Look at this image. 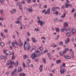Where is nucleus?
Returning a JSON list of instances; mask_svg holds the SVG:
<instances>
[{
	"label": "nucleus",
	"instance_id": "1",
	"mask_svg": "<svg viewBox=\"0 0 76 76\" xmlns=\"http://www.w3.org/2000/svg\"><path fill=\"white\" fill-rule=\"evenodd\" d=\"M26 43H27V42L26 41H25L24 42V50H26V49L27 51H29V50H30V48H31V47L29 46V44H26Z\"/></svg>",
	"mask_w": 76,
	"mask_h": 76
},
{
	"label": "nucleus",
	"instance_id": "2",
	"mask_svg": "<svg viewBox=\"0 0 76 76\" xmlns=\"http://www.w3.org/2000/svg\"><path fill=\"white\" fill-rule=\"evenodd\" d=\"M4 53L6 54V56H10L11 55V53L9 52V51L7 49H4L3 50Z\"/></svg>",
	"mask_w": 76,
	"mask_h": 76
},
{
	"label": "nucleus",
	"instance_id": "3",
	"mask_svg": "<svg viewBox=\"0 0 76 76\" xmlns=\"http://www.w3.org/2000/svg\"><path fill=\"white\" fill-rule=\"evenodd\" d=\"M62 28L61 30V31L62 32H64V30H66V32H71V29L70 28Z\"/></svg>",
	"mask_w": 76,
	"mask_h": 76
},
{
	"label": "nucleus",
	"instance_id": "4",
	"mask_svg": "<svg viewBox=\"0 0 76 76\" xmlns=\"http://www.w3.org/2000/svg\"><path fill=\"white\" fill-rule=\"evenodd\" d=\"M30 57L33 60H35V58L37 57V55L35 53H33L31 55Z\"/></svg>",
	"mask_w": 76,
	"mask_h": 76
},
{
	"label": "nucleus",
	"instance_id": "5",
	"mask_svg": "<svg viewBox=\"0 0 76 76\" xmlns=\"http://www.w3.org/2000/svg\"><path fill=\"white\" fill-rule=\"evenodd\" d=\"M15 64V62L14 61H11L10 60H9L8 61V63H6L7 65H9V64H10V65H12V64Z\"/></svg>",
	"mask_w": 76,
	"mask_h": 76
},
{
	"label": "nucleus",
	"instance_id": "6",
	"mask_svg": "<svg viewBox=\"0 0 76 76\" xmlns=\"http://www.w3.org/2000/svg\"><path fill=\"white\" fill-rule=\"evenodd\" d=\"M38 23L40 25H43L45 23V22L44 21H38Z\"/></svg>",
	"mask_w": 76,
	"mask_h": 76
},
{
	"label": "nucleus",
	"instance_id": "7",
	"mask_svg": "<svg viewBox=\"0 0 76 76\" xmlns=\"http://www.w3.org/2000/svg\"><path fill=\"white\" fill-rule=\"evenodd\" d=\"M66 69H60V72L61 74H64L65 72H66Z\"/></svg>",
	"mask_w": 76,
	"mask_h": 76
},
{
	"label": "nucleus",
	"instance_id": "8",
	"mask_svg": "<svg viewBox=\"0 0 76 76\" xmlns=\"http://www.w3.org/2000/svg\"><path fill=\"white\" fill-rule=\"evenodd\" d=\"M69 26V24L68 23H67V22H65L64 23L63 27L64 28H66L67 27H68Z\"/></svg>",
	"mask_w": 76,
	"mask_h": 76
},
{
	"label": "nucleus",
	"instance_id": "9",
	"mask_svg": "<svg viewBox=\"0 0 76 76\" xmlns=\"http://www.w3.org/2000/svg\"><path fill=\"white\" fill-rule=\"evenodd\" d=\"M51 9L50 8H49L48 9L47 11L45 12V15H47V14H48V15H50V10Z\"/></svg>",
	"mask_w": 76,
	"mask_h": 76
},
{
	"label": "nucleus",
	"instance_id": "10",
	"mask_svg": "<svg viewBox=\"0 0 76 76\" xmlns=\"http://www.w3.org/2000/svg\"><path fill=\"white\" fill-rule=\"evenodd\" d=\"M69 42H70V38H67L66 39V40L65 41V42L66 44H68Z\"/></svg>",
	"mask_w": 76,
	"mask_h": 76
},
{
	"label": "nucleus",
	"instance_id": "11",
	"mask_svg": "<svg viewBox=\"0 0 76 76\" xmlns=\"http://www.w3.org/2000/svg\"><path fill=\"white\" fill-rule=\"evenodd\" d=\"M67 33H66V35L67 37H71V35H72V34H71V33H70V31H67Z\"/></svg>",
	"mask_w": 76,
	"mask_h": 76
},
{
	"label": "nucleus",
	"instance_id": "12",
	"mask_svg": "<svg viewBox=\"0 0 76 76\" xmlns=\"http://www.w3.org/2000/svg\"><path fill=\"white\" fill-rule=\"evenodd\" d=\"M68 50H69V48H66L65 50H64L63 52L64 54H66V53H67V51Z\"/></svg>",
	"mask_w": 76,
	"mask_h": 76
},
{
	"label": "nucleus",
	"instance_id": "13",
	"mask_svg": "<svg viewBox=\"0 0 76 76\" xmlns=\"http://www.w3.org/2000/svg\"><path fill=\"white\" fill-rule=\"evenodd\" d=\"M64 58H66V59H67L68 60L70 59V58H71V57H70V56H64Z\"/></svg>",
	"mask_w": 76,
	"mask_h": 76
},
{
	"label": "nucleus",
	"instance_id": "14",
	"mask_svg": "<svg viewBox=\"0 0 76 76\" xmlns=\"http://www.w3.org/2000/svg\"><path fill=\"white\" fill-rule=\"evenodd\" d=\"M27 11L28 12H33V10L31 8H28L27 10Z\"/></svg>",
	"mask_w": 76,
	"mask_h": 76
},
{
	"label": "nucleus",
	"instance_id": "15",
	"mask_svg": "<svg viewBox=\"0 0 76 76\" xmlns=\"http://www.w3.org/2000/svg\"><path fill=\"white\" fill-rule=\"evenodd\" d=\"M72 34H74L76 32V30L74 28H72V30H71V31Z\"/></svg>",
	"mask_w": 76,
	"mask_h": 76
},
{
	"label": "nucleus",
	"instance_id": "16",
	"mask_svg": "<svg viewBox=\"0 0 76 76\" xmlns=\"http://www.w3.org/2000/svg\"><path fill=\"white\" fill-rule=\"evenodd\" d=\"M43 67V65H40V67L39 68V70H40V72H41L42 71L43 68L42 67Z\"/></svg>",
	"mask_w": 76,
	"mask_h": 76
},
{
	"label": "nucleus",
	"instance_id": "17",
	"mask_svg": "<svg viewBox=\"0 0 76 76\" xmlns=\"http://www.w3.org/2000/svg\"><path fill=\"white\" fill-rule=\"evenodd\" d=\"M19 42H20L19 45H20V46H22V45H23V43L22 42V40H21V39H19Z\"/></svg>",
	"mask_w": 76,
	"mask_h": 76
},
{
	"label": "nucleus",
	"instance_id": "18",
	"mask_svg": "<svg viewBox=\"0 0 76 76\" xmlns=\"http://www.w3.org/2000/svg\"><path fill=\"white\" fill-rule=\"evenodd\" d=\"M53 13L54 15H58V11H53Z\"/></svg>",
	"mask_w": 76,
	"mask_h": 76
},
{
	"label": "nucleus",
	"instance_id": "19",
	"mask_svg": "<svg viewBox=\"0 0 76 76\" xmlns=\"http://www.w3.org/2000/svg\"><path fill=\"white\" fill-rule=\"evenodd\" d=\"M36 53H39V55H41V54H42V50H40V51L38 50H37L36 51Z\"/></svg>",
	"mask_w": 76,
	"mask_h": 76
},
{
	"label": "nucleus",
	"instance_id": "20",
	"mask_svg": "<svg viewBox=\"0 0 76 76\" xmlns=\"http://www.w3.org/2000/svg\"><path fill=\"white\" fill-rule=\"evenodd\" d=\"M14 64H15V67H17V66H18L19 64V63H18V61H16V62H15V63H14Z\"/></svg>",
	"mask_w": 76,
	"mask_h": 76
},
{
	"label": "nucleus",
	"instance_id": "21",
	"mask_svg": "<svg viewBox=\"0 0 76 76\" xmlns=\"http://www.w3.org/2000/svg\"><path fill=\"white\" fill-rule=\"evenodd\" d=\"M5 3V1L4 0H1V3L2 4H4Z\"/></svg>",
	"mask_w": 76,
	"mask_h": 76
},
{
	"label": "nucleus",
	"instance_id": "22",
	"mask_svg": "<svg viewBox=\"0 0 76 76\" xmlns=\"http://www.w3.org/2000/svg\"><path fill=\"white\" fill-rule=\"evenodd\" d=\"M56 32H60V29L58 27L56 28Z\"/></svg>",
	"mask_w": 76,
	"mask_h": 76
},
{
	"label": "nucleus",
	"instance_id": "23",
	"mask_svg": "<svg viewBox=\"0 0 76 76\" xmlns=\"http://www.w3.org/2000/svg\"><path fill=\"white\" fill-rule=\"evenodd\" d=\"M32 41L33 42H36L37 41H38V40H35V38H32Z\"/></svg>",
	"mask_w": 76,
	"mask_h": 76
},
{
	"label": "nucleus",
	"instance_id": "24",
	"mask_svg": "<svg viewBox=\"0 0 76 76\" xmlns=\"http://www.w3.org/2000/svg\"><path fill=\"white\" fill-rule=\"evenodd\" d=\"M18 72H22V69L21 67H19L18 69Z\"/></svg>",
	"mask_w": 76,
	"mask_h": 76
},
{
	"label": "nucleus",
	"instance_id": "25",
	"mask_svg": "<svg viewBox=\"0 0 76 76\" xmlns=\"http://www.w3.org/2000/svg\"><path fill=\"white\" fill-rule=\"evenodd\" d=\"M42 61L43 63H46V60H45V59L44 58H43L42 59Z\"/></svg>",
	"mask_w": 76,
	"mask_h": 76
},
{
	"label": "nucleus",
	"instance_id": "26",
	"mask_svg": "<svg viewBox=\"0 0 76 76\" xmlns=\"http://www.w3.org/2000/svg\"><path fill=\"white\" fill-rule=\"evenodd\" d=\"M22 16H20L18 18H17V20H20L21 19H22Z\"/></svg>",
	"mask_w": 76,
	"mask_h": 76
},
{
	"label": "nucleus",
	"instance_id": "27",
	"mask_svg": "<svg viewBox=\"0 0 76 76\" xmlns=\"http://www.w3.org/2000/svg\"><path fill=\"white\" fill-rule=\"evenodd\" d=\"M56 63L57 64H59L61 63V61L60 60H57L56 61Z\"/></svg>",
	"mask_w": 76,
	"mask_h": 76
},
{
	"label": "nucleus",
	"instance_id": "28",
	"mask_svg": "<svg viewBox=\"0 0 76 76\" xmlns=\"http://www.w3.org/2000/svg\"><path fill=\"white\" fill-rule=\"evenodd\" d=\"M65 7L67 8L68 7H69V4L66 3L65 4Z\"/></svg>",
	"mask_w": 76,
	"mask_h": 76
},
{
	"label": "nucleus",
	"instance_id": "29",
	"mask_svg": "<svg viewBox=\"0 0 76 76\" xmlns=\"http://www.w3.org/2000/svg\"><path fill=\"white\" fill-rule=\"evenodd\" d=\"M65 16H66V14L64 13L63 14V15L61 16V17L62 18H64Z\"/></svg>",
	"mask_w": 76,
	"mask_h": 76
},
{
	"label": "nucleus",
	"instance_id": "30",
	"mask_svg": "<svg viewBox=\"0 0 76 76\" xmlns=\"http://www.w3.org/2000/svg\"><path fill=\"white\" fill-rule=\"evenodd\" d=\"M15 23L17 24H19V23H20V21L19 20H17L15 22Z\"/></svg>",
	"mask_w": 76,
	"mask_h": 76
},
{
	"label": "nucleus",
	"instance_id": "31",
	"mask_svg": "<svg viewBox=\"0 0 76 76\" xmlns=\"http://www.w3.org/2000/svg\"><path fill=\"white\" fill-rule=\"evenodd\" d=\"M64 54V53H63V52H60L59 53V55L61 56H63V55Z\"/></svg>",
	"mask_w": 76,
	"mask_h": 76
},
{
	"label": "nucleus",
	"instance_id": "32",
	"mask_svg": "<svg viewBox=\"0 0 76 76\" xmlns=\"http://www.w3.org/2000/svg\"><path fill=\"white\" fill-rule=\"evenodd\" d=\"M0 45L2 47H3L4 45V43L3 42H1Z\"/></svg>",
	"mask_w": 76,
	"mask_h": 76
},
{
	"label": "nucleus",
	"instance_id": "33",
	"mask_svg": "<svg viewBox=\"0 0 76 76\" xmlns=\"http://www.w3.org/2000/svg\"><path fill=\"white\" fill-rule=\"evenodd\" d=\"M34 31H39V29L38 28H35Z\"/></svg>",
	"mask_w": 76,
	"mask_h": 76
},
{
	"label": "nucleus",
	"instance_id": "34",
	"mask_svg": "<svg viewBox=\"0 0 76 76\" xmlns=\"http://www.w3.org/2000/svg\"><path fill=\"white\" fill-rule=\"evenodd\" d=\"M19 9L21 10H22V5H19Z\"/></svg>",
	"mask_w": 76,
	"mask_h": 76
},
{
	"label": "nucleus",
	"instance_id": "35",
	"mask_svg": "<svg viewBox=\"0 0 76 76\" xmlns=\"http://www.w3.org/2000/svg\"><path fill=\"white\" fill-rule=\"evenodd\" d=\"M31 62V60H28L27 61V64H29V63H30Z\"/></svg>",
	"mask_w": 76,
	"mask_h": 76
},
{
	"label": "nucleus",
	"instance_id": "36",
	"mask_svg": "<svg viewBox=\"0 0 76 76\" xmlns=\"http://www.w3.org/2000/svg\"><path fill=\"white\" fill-rule=\"evenodd\" d=\"M13 67V65H11L10 66H9L8 67V69H11V68H12Z\"/></svg>",
	"mask_w": 76,
	"mask_h": 76
},
{
	"label": "nucleus",
	"instance_id": "37",
	"mask_svg": "<svg viewBox=\"0 0 76 76\" xmlns=\"http://www.w3.org/2000/svg\"><path fill=\"white\" fill-rule=\"evenodd\" d=\"M15 73L13 71H12L11 72V76H14Z\"/></svg>",
	"mask_w": 76,
	"mask_h": 76
},
{
	"label": "nucleus",
	"instance_id": "38",
	"mask_svg": "<svg viewBox=\"0 0 76 76\" xmlns=\"http://www.w3.org/2000/svg\"><path fill=\"white\" fill-rule=\"evenodd\" d=\"M75 9L74 8L72 9L71 11V13H74V12H75Z\"/></svg>",
	"mask_w": 76,
	"mask_h": 76
},
{
	"label": "nucleus",
	"instance_id": "39",
	"mask_svg": "<svg viewBox=\"0 0 76 76\" xmlns=\"http://www.w3.org/2000/svg\"><path fill=\"white\" fill-rule=\"evenodd\" d=\"M0 58L1 60H3V59H4V56H3L1 55V56L0 57Z\"/></svg>",
	"mask_w": 76,
	"mask_h": 76
},
{
	"label": "nucleus",
	"instance_id": "40",
	"mask_svg": "<svg viewBox=\"0 0 76 76\" xmlns=\"http://www.w3.org/2000/svg\"><path fill=\"white\" fill-rule=\"evenodd\" d=\"M23 67H24V68H25L26 67V65H25V63L23 62Z\"/></svg>",
	"mask_w": 76,
	"mask_h": 76
},
{
	"label": "nucleus",
	"instance_id": "41",
	"mask_svg": "<svg viewBox=\"0 0 76 76\" xmlns=\"http://www.w3.org/2000/svg\"><path fill=\"white\" fill-rule=\"evenodd\" d=\"M71 56H72V57H75V56H74V52H72Z\"/></svg>",
	"mask_w": 76,
	"mask_h": 76
},
{
	"label": "nucleus",
	"instance_id": "42",
	"mask_svg": "<svg viewBox=\"0 0 76 76\" xmlns=\"http://www.w3.org/2000/svg\"><path fill=\"white\" fill-rule=\"evenodd\" d=\"M13 71L15 73H16V72H18V69H15Z\"/></svg>",
	"mask_w": 76,
	"mask_h": 76
},
{
	"label": "nucleus",
	"instance_id": "43",
	"mask_svg": "<svg viewBox=\"0 0 76 76\" xmlns=\"http://www.w3.org/2000/svg\"><path fill=\"white\" fill-rule=\"evenodd\" d=\"M26 57H27V56L26 55H25L23 56L24 59H26Z\"/></svg>",
	"mask_w": 76,
	"mask_h": 76
},
{
	"label": "nucleus",
	"instance_id": "44",
	"mask_svg": "<svg viewBox=\"0 0 76 76\" xmlns=\"http://www.w3.org/2000/svg\"><path fill=\"white\" fill-rule=\"evenodd\" d=\"M15 42H13L12 43V45L13 47H14L15 45Z\"/></svg>",
	"mask_w": 76,
	"mask_h": 76
},
{
	"label": "nucleus",
	"instance_id": "45",
	"mask_svg": "<svg viewBox=\"0 0 76 76\" xmlns=\"http://www.w3.org/2000/svg\"><path fill=\"white\" fill-rule=\"evenodd\" d=\"M41 39H44L45 40L46 39L45 38V37H42L41 38Z\"/></svg>",
	"mask_w": 76,
	"mask_h": 76
},
{
	"label": "nucleus",
	"instance_id": "46",
	"mask_svg": "<svg viewBox=\"0 0 76 76\" xmlns=\"http://www.w3.org/2000/svg\"><path fill=\"white\" fill-rule=\"evenodd\" d=\"M39 50H41V51H42V50H43V48L42 47H40L39 48Z\"/></svg>",
	"mask_w": 76,
	"mask_h": 76
},
{
	"label": "nucleus",
	"instance_id": "47",
	"mask_svg": "<svg viewBox=\"0 0 76 76\" xmlns=\"http://www.w3.org/2000/svg\"><path fill=\"white\" fill-rule=\"evenodd\" d=\"M4 20V18L3 17L0 18V20Z\"/></svg>",
	"mask_w": 76,
	"mask_h": 76
},
{
	"label": "nucleus",
	"instance_id": "48",
	"mask_svg": "<svg viewBox=\"0 0 76 76\" xmlns=\"http://www.w3.org/2000/svg\"><path fill=\"white\" fill-rule=\"evenodd\" d=\"M4 59L5 60H7V57L6 56H4Z\"/></svg>",
	"mask_w": 76,
	"mask_h": 76
},
{
	"label": "nucleus",
	"instance_id": "49",
	"mask_svg": "<svg viewBox=\"0 0 76 76\" xmlns=\"http://www.w3.org/2000/svg\"><path fill=\"white\" fill-rule=\"evenodd\" d=\"M11 41H9L8 42V44L9 45H10L11 42Z\"/></svg>",
	"mask_w": 76,
	"mask_h": 76
},
{
	"label": "nucleus",
	"instance_id": "50",
	"mask_svg": "<svg viewBox=\"0 0 76 76\" xmlns=\"http://www.w3.org/2000/svg\"><path fill=\"white\" fill-rule=\"evenodd\" d=\"M13 12L14 13H16V9H14L13 10Z\"/></svg>",
	"mask_w": 76,
	"mask_h": 76
},
{
	"label": "nucleus",
	"instance_id": "51",
	"mask_svg": "<svg viewBox=\"0 0 76 76\" xmlns=\"http://www.w3.org/2000/svg\"><path fill=\"white\" fill-rule=\"evenodd\" d=\"M37 19H38V21H41V20H40V19H41V18H40V17H37Z\"/></svg>",
	"mask_w": 76,
	"mask_h": 76
},
{
	"label": "nucleus",
	"instance_id": "52",
	"mask_svg": "<svg viewBox=\"0 0 76 76\" xmlns=\"http://www.w3.org/2000/svg\"><path fill=\"white\" fill-rule=\"evenodd\" d=\"M31 67H32V68H34V65L32 64H31Z\"/></svg>",
	"mask_w": 76,
	"mask_h": 76
},
{
	"label": "nucleus",
	"instance_id": "53",
	"mask_svg": "<svg viewBox=\"0 0 76 76\" xmlns=\"http://www.w3.org/2000/svg\"><path fill=\"white\" fill-rule=\"evenodd\" d=\"M22 4H25V1L23 0L22 1Z\"/></svg>",
	"mask_w": 76,
	"mask_h": 76
},
{
	"label": "nucleus",
	"instance_id": "54",
	"mask_svg": "<svg viewBox=\"0 0 76 76\" xmlns=\"http://www.w3.org/2000/svg\"><path fill=\"white\" fill-rule=\"evenodd\" d=\"M8 31H7V29H4V32H6V33H7V32Z\"/></svg>",
	"mask_w": 76,
	"mask_h": 76
},
{
	"label": "nucleus",
	"instance_id": "55",
	"mask_svg": "<svg viewBox=\"0 0 76 76\" xmlns=\"http://www.w3.org/2000/svg\"><path fill=\"white\" fill-rule=\"evenodd\" d=\"M9 47L11 49V50H12V49H13V47H12V46H10Z\"/></svg>",
	"mask_w": 76,
	"mask_h": 76
},
{
	"label": "nucleus",
	"instance_id": "56",
	"mask_svg": "<svg viewBox=\"0 0 76 76\" xmlns=\"http://www.w3.org/2000/svg\"><path fill=\"white\" fill-rule=\"evenodd\" d=\"M1 36H2V37H3V36H4V34H3V33H1Z\"/></svg>",
	"mask_w": 76,
	"mask_h": 76
},
{
	"label": "nucleus",
	"instance_id": "57",
	"mask_svg": "<svg viewBox=\"0 0 76 76\" xmlns=\"http://www.w3.org/2000/svg\"><path fill=\"white\" fill-rule=\"evenodd\" d=\"M60 45H63V42H60Z\"/></svg>",
	"mask_w": 76,
	"mask_h": 76
},
{
	"label": "nucleus",
	"instance_id": "58",
	"mask_svg": "<svg viewBox=\"0 0 76 76\" xmlns=\"http://www.w3.org/2000/svg\"><path fill=\"white\" fill-rule=\"evenodd\" d=\"M38 60H39V59H38V58L36 59L35 60V61H36V62H37V61H38Z\"/></svg>",
	"mask_w": 76,
	"mask_h": 76
},
{
	"label": "nucleus",
	"instance_id": "59",
	"mask_svg": "<svg viewBox=\"0 0 76 76\" xmlns=\"http://www.w3.org/2000/svg\"><path fill=\"white\" fill-rule=\"evenodd\" d=\"M22 75L23 76H26L25 74L24 73H22Z\"/></svg>",
	"mask_w": 76,
	"mask_h": 76
},
{
	"label": "nucleus",
	"instance_id": "60",
	"mask_svg": "<svg viewBox=\"0 0 76 76\" xmlns=\"http://www.w3.org/2000/svg\"><path fill=\"white\" fill-rule=\"evenodd\" d=\"M45 11H46V10H43L42 11V12L43 13H44V12H45Z\"/></svg>",
	"mask_w": 76,
	"mask_h": 76
},
{
	"label": "nucleus",
	"instance_id": "61",
	"mask_svg": "<svg viewBox=\"0 0 76 76\" xmlns=\"http://www.w3.org/2000/svg\"><path fill=\"white\" fill-rule=\"evenodd\" d=\"M27 35L28 36H29L30 35V34H29L28 32L27 33Z\"/></svg>",
	"mask_w": 76,
	"mask_h": 76
},
{
	"label": "nucleus",
	"instance_id": "62",
	"mask_svg": "<svg viewBox=\"0 0 76 76\" xmlns=\"http://www.w3.org/2000/svg\"><path fill=\"white\" fill-rule=\"evenodd\" d=\"M15 56H13L12 57V60H13V59H14V58H15Z\"/></svg>",
	"mask_w": 76,
	"mask_h": 76
},
{
	"label": "nucleus",
	"instance_id": "63",
	"mask_svg": "<svg viewBox=\"0 0 76 76\" xmlns=\"http://www.w3.org/2000/svg\"><path fill=\"white\" fill-rule=\"evenodd\" d=\"M74 18H76V12L74 14Z\"/></svg>",
	"mask_w": 76,
	"mask_h": 76
},
{
	"label": "nucleus",
	"instance_id": "64",
	"mask_svg": "<svg viewBox=\"0 0 76 76\" xmlns=\"http://www.w3.org/2000/svg\"><path fill=\"white\" fill-rule=\"evenodd\" d=\"M44 53H47L48 52V50H46L44 51Z\"/></svg>",
	"mask_w": 76,
	"mask_h": 76
}]
</instances>
